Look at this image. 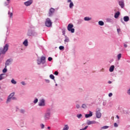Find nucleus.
Segmentation results:
<instances>
[{"instance_id": "nucleus-1", "label": "nucleus", "mask_w": 130, "mask_h": 130, "mask_svg": "<svg viewBox=\"0 0 130 130\" xmlns=\"http://www.w3.org/2000/svg\"><path fill=\"white\" fill-rule=\"evenodd\" d=\"M27 35V36L36 37V36L38 35V34L36 32V30H35V27L30 26L28 30Z\"/></svg>"}, {"instance_id": "nucleus-2", "label": "nucleus", "mask_w": 130, "mask_h": 130, "mask_svg": "<svg viewBox=\"0 0 130 130\" xmlns=\"http://www.w3.org/2000/svg\"><path fill=\"white\" fill-rule=\"evenodd\" d=\"M52 115V110L51 109L48 108L46 109L44 115V118L45 121L49 120Z\"/></svg>"}, {"instance_id": "nucleus-3", "label": "nucleus", "mask_w": 130, "mask_h": 130, "mask_svg": "<svg viewBox=\"0 0 130 130\" xmlns=\"http://www.w3.org/2000/svg\"><path fill=\"white\" fill-rule=\"evenodd\" d=\"M9 50V44H6L3 48H0V56H2V54H6L7 51Z\"/></svg>"}, {"instance_id": "nucleus-4", "label": "nucleus", "mask_w": 130, "mask_h": 130, "mask_svg": "<svg viewBox=\"0 0 130 130\" xmlns=\"http://www.w3.org/2000/svg\"><path fill=\"white\" fill-rule=\"evenodd\" d=\"M38 106L41 107H44L46 106V101L44 99H41L39 100Z\"/></svg>"}, {"instance_id": "nucleus-5", "label": "nucleus", "mask_w": 130, "mask_h": 130, "mask_svg": "<svg viewBox=\"0 0 130 130\" xmlns=\"http://www.w3.org/2000/svg\"><path fill=\"white\" fill-rule=\"evenodd\" d=\"M74 28V24H69L68 25L67 29L69 32H71V33H75V28Z\"/></svg>"}, {"instance_id": "nucleus-6", "label": "nucleus", "mask_w": 130, "mask_h": 130, "mask_svg": "<svg viewBox=\"0 0 130 130\" xmlns=\"http://www.w3.org/2000/svg\"><path fill=\"white\" fill-rule=\"evenodd\" d=\"M45 25L46 27H50L51 26H52V22H51V20L50 18H48L46 20L45 22Z\"/></svg>"}, {"instance_id": "nucleus-7", "label": "nucleus", "mask_w": 130, "mask_h": 130, "mask_svg": "<svg viewBox=\"0 0 130 130\" xmlns=\"http://www.w3.org/2000/svg\"><path fill=\"white\" fill-rule=\"evenodd\" d=\"M46 58L44 56H42L41 57V62L42 63V64H43V68H44L47 66V64L45 63V62H46Z\"/></svg>"}, {"instance_id": "nucleus-8", "label": "nucleus", "mask_w": 130, "mask_h": 130, "mask_svg": "<svg viewBox=\"0 0 130 130\" xmlns=\"http://www.w3.org/2000/svg\"><path fill=\"white\" fill-rule=\"evenodd\" d=\"M14 95H15V93L13 92L8 96L7 100V103H9L11 102V101H12V99H13V97H14Z\"/></svg>"}, {"instance_id": "nucleus-9", "label": "nucleus", "mask_w": 130, "mask_h": 130, "mask_svg": "<svg viewBox=\"0 0 130 130\" xmlns=\"http://www.w3.org/2000/svg\"><path fill=\"white\" fill-rule=\"evenodd\" d=\"M33 4V0H28L25 2L24 3V6L25 7H29L31 6Z\"/></svg>"}, {"instance_id": "nucleus-10", "label": "nucleus", "mask_w": 130, "mask_h": 130, "mask_svg": "<svg viewBox=\"0 0 130 130\" xmlns=\"http://www.w3.org/2000/svg\"><path fill=\"white\" fill-rule=\"evenodd\" d=\"M55 11V9L51 8L50 9L49 11V17H51L53 15V14H54V12Z\"/></svg>"}, {"instance_id": "nucleus-11", "label": "nucleus", "mask_w": 130, "mask_h": 130, "mask_svg": "<svg viewBox=\"0 0 130 130\" xmlns=\"http://www.w3.org/2000/svg\"><path fill=\"white\" fill-rule=\"evenodd\" d=\"M12 62H13V59L12 58H9L8 59L5 63V66L6 67H8V66H10V64H11V63H12Z\"/></svg>"}, {"instance_id": "nucleus-12", "label": "nucleus", "mask_w": 130, "mask_h": 130, "mask_svg": "<svg viewBox=\"0 0 130 130\" xmlns=\"http://www.w3.org/2000/svg\"><path fill=\"white\" fill-rule=\"evenodd\" d=\"M92 116H93V112L91 111H89V114L85 115V118H89V117H92Z\"/></svg>"}, {"instance_id": "nucleus-13", "label": "nucleus", "mask_w": 130, "mask_h": 130, "mask_svg": "<svg viewBox=\"0 0 130 130\" xmlns=\"http://www.w3.org/2000/svg\"><path fill=\"white\" fill-rule=\"evenodd\" d=\"M95 123H98V122H96V121H90V120H87V124L88 125H91V124H95Z\"/></svg>"}, {"instance_id": "nucleus-14", "label": "nucleus", "mask_w": 130, "mask_h": 130, "mask_svg": "<svg viewBox=\"0 0 130 130\" xmlns=\"http://www.w3.org/2000/svg\"><path fill=\"white\" fill-rule=\"evenodd\" d=\"M119 5L121 9H123L124 8V1L123 0L119 1Z\"/></svg>"}, {"instance_id": "nucleus-15", "label": "nucleus", "mask_w": 130, "mask_h": 130, "mask_svg": "<svg viewBox=\"0 0 130 130\" xmlns=\"http://www.w3.org/2000/svg\"><path fill=\"white\" fill-rule=\"evenodd\" d=\"M67 3H70V4H69L70 9H73V8H74V3L72 2V0H68Z\"/></svg>"}, {"instance_id": "nucleus-16", "label": "nucleus", "mask_w": 130, "mask_h": 130, "mask_svg": "<svg viewBox=\"0 0 130 130\" xmlns=\"http://www.w3.org/2000/svg\"><path fill=\"white\" fill-rule=\"evenodd\" d=\"M102 114L100 110L97 111L96 112V117L97 118H101Z\"/></svg>"}, {"instance_id": "nucleus-17", "label": "nucleus", "mask_w": 130, "mask_h": 130, "mask_svg": "<svg viewBox=\"0 0 130 130\" xmlns=\"http://www.w3.org/2000/svg\"><path fill=\"white\" fill-rule=\"evenodd\" d=\"M114 69H115V66H114V65L111 66L109 68V72L112 73V72L114 71Z\"/></svg>"}, {"instance_id": "nucleus-18", "label": "nucleus", "mask_w": 130, "mask_h": 130, "mask_svg": "<svg viewBox=\"0 0 130 130\" xmlns=\"http://www.w3.org/2000/svg\"><path fill=\"white\" fill-rule=\"evenodd\" d=\"M119 16H120V12H119V11H118L117 12L115 13L114 15V18L117 19L118 17H119Z\"/></svg>"}, {"instance_id": "nucleus-19", "label": "nucleus", "mask_w": 130, "mask_h": 130, "mask_svg": "<svg viewBox=\"0 0 130 130\" xmlns=\"http://www.w3.org/2000/svg\"><path fill=\"white\" fill-rule=\"evenodd\" d=\"M22 44L25 46V47H27V46H28V40L26 39L22 43Z\"/></svg>"}, {"instance_id": "nucleus-20", "label": "nucleus", "mask_w": 130, "mask_h": 130, "mask_svg": "<svg viewBox=\"0 0 130 130\" xmlns=\"http://www.w3.org/2000/svg\"><path fill=\"white\" fill-rule=\"evenodd\" d=\"M124 22H128L129 21V17L125 16L123 17Z\"/></svg>"}, {"instance_id": "nucleus-21", "label": "nucleus", "mask_w": 130, "mask_h": 130, "mask_svg": "<svg viewBox=\"0 0 130 130\" xmlns=\"http://www.w3.org/2000/svg\"><path fill=\"white\" fill-rule=\"evenodd\" d=\"M70 128V126H69V125L66 124L64 125V127H63V129L62 130H69Z\"/></svg>"}, {"instance_id": "nucleus-22", "label": "nucleus", "mask_w": 130, "mask_h": 130, "mask_svg": "<svg viewBox=\"0 0 130 130\" xmlns=\"http://www.w3.org/2000/svg\"><path fill=\"white\" fill-rule=\"evenodd\" d=\"M84 21H91L92 20V17H85L84 18Z\"/></svg>"}, {"instance_id": "nucleus-23", "label": "nucleus", "mask_w": 130, "mask_h": 130, "mask_svg": "<svg viewBox=\"0 0 130 130\" xmlns=\"http://www.w3.org/2000/svg\"><path fill=\"white\" fill-rule=\"evenodd\" d=\"M121 53H119L117 55V60H120V59L121 58Z\"/></svg>"}, {"instance_id": "nucleus-24", "label": "nucleus", "mask_w": 130, "mask_h": 130, "mask_svg": "<svg viewBox=\"0 0 130 130\" xmlns=\"http://www.w3.org/2000/svg\"><path fill=\"white\" fill-rule=\"evenodd\" d=\"M5 79V74H2L0 75V81Z\"/></svg>"}, {"instance_id": "nucleus-25", "label": "nucleus", "mask_w": 130, "mask_h": 130, "mask_svg": "<svg viewBox=\"0 0 130 130\" xmlns=\"http://www.w3.org/2000/svg\"><path fill=\"white\" fill-rule=\"evenodd\" d=\"M106 20L108 23H112V22H113V20L111 18H107Z\"/></svg>"}, {"instance_id": "nucleus-26", "label": "nucleus", "mask_w": 130, "mask_h": 130, "mask_svg": "<svg viewBox=\"0 0 130 130\" xmlns=\"http://www.w3.org/2000/svg\"><path fill=\"white\" fill-rule=\"evenodd\" d=\"M11 83H12V84H13L14 85H16V84H17V81H16V80H15V79H13L11 80Z\"/></svg>"}, {"instance_id": "nucleus-27", "label": "nucleus", "mask_w": 130, "mask_h": 130, "mask_svg": "<svg viewBox=\"0 0 130 130\" xmlns=\"http://www.w3.org/2000/svg\"><path fill=\"white\" fill-rule=\"evenodd\" d=\"M99 25H100V26H103L104 25V22L102 21H99Z\"/></svg>"}, {"instance_id": "nucleus-28", "label": "nucleus", "mask_w": 130, "mask_h": 130, "mask_svg": "<svg viewBox=\"0 0 130 130\" xmlns=\"http://www.w3.org/2000/svg\"><path fill=\"white\" fill-rule=\"evenodd\" d=\"M82 108H83L84 109H86L87 108V105L85 104H83L81 106Z\"/></svg>"}, {"instance_id": "nucleus-29", "label": "nucleus", "mask_w": 130, "mask_h": 130, "mask_svg": "<svg viewBox=\"0 0 130 130\" xmlns=\"http://www.w3.org/2000/svg\"><path fill=\"white\" fill-rule=\"evenodd\" d=\"M8 72V69H7V66H5L4 69L3 70V73H7Z\"/></svg>"}, {"instance_id": "nucleus-30", "label": "nucleus", "mask_w": 130, "mask_h": 130, "mask_svg": "<svg viewBox=\"0 0 130 130\" xmlns=\"http://www.w3.org/2000/svg\"><path fill=\"white\" fill-rule=\"evenodd\" d=\"M38 102V99L37 98H36L33 101V103H34V104H36Z\"/></svg>"}, {"instance_id": "nucleus-31", "label": "nucleus", "mask_w": 130, "mask_h": 130, "mask_svg": "<svg viewBox=\"0 0 130 130\" xmlns=\"http://www.w3.org/2000/svg\"><path fill=\"white\" fill-rule=\"evenodd\" d=\"M76 109H79V108H81V106L80 105V104H76Z\"/></svg>"}, {"instance_id": "nucleus-32", "label": "nucleus", "mask_w": 130, "mask_h": 130, "mask_svg": "<svg viewBox=\"0 0 130 130\" xmlns=\"http://www.w3.org/2000/svg\"><path fill=\"white\" fill-rule=\"evenodd\" d=\"M9 18H13V13H8Z\"/></svg>"}, {"instance_id": "nucleus-33", "label": "nucleus", "mask_w": 130, "mask_h": 130, "mask_svg": "<svg viewBox=\"0 0 130 130\" xmlns=\"http://www.w3.org/2000/svg\"><path fill=\"white\" fill-rule=\"evenodd\" d=\"M108 127H109V126H104L102 127V129H107V128H108Z\"/></svg>"}, {"instance_id": "nucleus-34", "label": "nucleus", "mask_w": 130, "mask_h": 130, "mask_svg": "<svg viewBox=\"0 0 130 130\" xmlns=\"http://www.w3.org/2000/svg\"><path fill=\"white\" fill-rule=\"evenodd\" d=\"M70 42V39L68 37H66L65 40H64V42Z\"/></svg>"}, {"instance_id": "nucleus-35", "label": "nucleus", "mask_w": 130, "mask_h": 130, "mask_svg": "<svg viewBox=\"0 0 130 130\" xmlns=\"http://www.w3.org/2000/svg\"><path fill=\"white\" fill-rule=\"evenodd\" d=\"M37 64L39 65V66H40V64H41V60L40 59H38L37 60Z\"/></svg>"}, {"instance_id": "nucleus-36", "label": "nucleus", "mask_w": 130, "mask_h": 130, "mask_svg": "<svg viewBox=\"0 0 130 130\" xmlns=\"http://www.w3.org/2000/svg\"><path fill=\"white\" fill-rule=\"evenodd\" d=\"M82 116V114H77V117H78L79 119L81 118Z\"/></svg>"}, {"instance_id": "nucleus-37", "label": "nucleus", "mask_w": 130, "mask_h": 130, "mask_svg": "<svg viewBox=\"0 0 130 130\" xmlns=\"http://www.w3.org/2000/svg\"><path fill=\"white\" fill-rule=\"evenodd\" d=\"M50 79H51L52 80H54V76L52 74H51L50 75Z\"/></svg>"}, {"instance_id": "nucleus-38", "label": "nucleus", "mask_w": 130, "mask_h": 130, "mask_svg": "<svg viewBox=\"0 0 130 130\" xmlns=\"http://www.w3.org/2000/svg\"><path fill=\"white\" fill-rule=\"evenodd\" d=\"M20 113H22V114H24V113H25V110L21 109L20 110Z\"/></svg>"}, {"instance_id": "nucleus-39", "label": "nucleus", "mask_w": 130, "mask_h": 130, "mask_svg": "<svg viewBox=\"0 0 130 130\" xmlns=\"http://www.w3.org/2000/svg\"><path fill=\"white\" fill-rule=\"evenodd\" d=\"M59 49H60V50H62L63 49H64V47L60 46L59 47Z\"/></svg>"}, {"instance_id": "nucleus-40", "label": "nucleus", "mask_w": 130, "mask_h": 130, "mask_svg": "<svg viewBox=\"0 0 130 130\" xmlns=\"http://www.w3.org/2000/svg\"><path fill=\"white\" fill-rule=\"evenodd\" d=\"M21 84H22L23 86H26V82H25V81H22L21 82Z\"/></svg>"}, {"instance_id": "nucleus-41", "label": "nucleus", "mask_w": 130, "mask_h": 130, "mask_svg": "<svg viewBox=\"0 0 130 130\" xmlns=\"http://www.w3.org/2000/svg\"><path fill=\"white\" fill-rule=\"evenodd\" d=\"M127 95H129V96H130V88H129V89L127 90Z\"/></svg>"}, {"instance_id": "nucleus-42", "label": "nucleus", "mask_w": 130, "mask_h": 130, "mask_svg": "<svg viewBox=\"0 0 130 130\" xmlns=\"http://www.w3.org/2000/svg\"><path fill=\"white\" fill-rule=\"evenodd\" d=\"M45 126V125H44V124H41V128L42 129L44 128Z\"/></svg>"}, {"instance_id": "nucleus-43", "label": "nucleus", "mask_w": 130, "mask_h": 130, "mask_svg": "<svg viewBox=\"0 0 130 130\" xmlns=\"http://www.w3.org/2000/svg\"><path fill=\"white\" fill-rule=\"evenodd\" d=\"M88 128V126H86L84 128H81L80 130H86Z\"/></svg>"}, {"instance_id": "nucleus-44", "label": "nucleus", "mask_w": 130, "mask_h": 130, "mask_svg": "<svg viewBox=\"0 0 130 130\" xmlns=\"http://www.w3.org/2000/svg\"><path fill=\"white\" fill-rule=\"evenodd\" d=\"M114 126H115V127H118V124H117V123H114Z\"/></svg>"}, {"instance_id": "nucleus-45", "label": "nucleus", "mask_w": 130, "mask_h": 130, "mask_svg": "<svg viewBox=\"0 0 130 130\" xmlns=\"http://www.w3.org/2000/svg\"><path fill=\"white\" fill-rule=\"evenodd\" d=\"M117 32L118 33V34H119V33L120 32V28H117Z\"/></svg>"}, {"instance_id": "nucleus-46", "label": "nucleus", "mask_w": 130, "mask_h": 130, "mask_svg": "<svg viewBox=\"0 0 130 130\" xmlns=\"http://www.w3.org/2000/svg\"><path fill=\"white\" fill-rule=\"evenodd\" d=\"M48 60H49V61H51V60H52V57H48Z\"/></svg>"}, {"instance_id": "nucleus-47", "label": "nucleus", "mask_w": 130, "mask_h": 130, "mask_svg": "<svg viewBox=\"0 0 130 130\" xmlns=\"http://www.w3.org/2000/svg\"><path fill=\"white\" fill-rule=\"evenodd\" d=\"M45 81L46 83H50V81L48 79H45Z\"/></svg>"}, {"instance_id": "nucleus-48", "label": "nucleus", "mask_w": 130, "mask_h": 130, "mask_svg": "<svg viewBox=\"0 0 130 130\" xmlns=\"http://www.w3.org/2000/svg\"><path fill=\"white\" fill-rule=\"evenodd\" d=\"M112 95H113L112 93L111 92L109 93L108 96L109 97H112Z\"/></svg>"}, {"instance_id": "nucleus-49", "label": "nucleus", "mask_w": 130, "mask_h": 130, "mask_svg": "<svg viewBox=\"0 0 130 130\" xmlns=\"http://www.w3.org/2000/svg\"><path fill=\"white\" fill-rule=\"evenodd\" d=\"M54 75H55L56 76H57L58 75V72L55 71L54 72Z\"/></svg>"}, {"instance_id": "nucleus-50", "label": "nucleus", "mask_w": 130, "mask_h": 130, "mask_svg": "<svg viewBox=\"0 0 130 130\" xmlns=\"http://www.w3.org/2000/svg\"><path fill=\"white\" fill-rule=\"evenodd\" d=\"M9 4H10V3H9V2H7V3L5 2L4 5H5V6H8V5H9Z\"/></svg>"}, {"instance_id": "nucleus-51", "label": "nucleus", "mask_w": 130, "mask_h": 130, "mask_svg": "<svg viewBox=\"0 0 130 130\" xmlns=\"http://www.w3.org/2000/svg\"><path fill=\"white\" fill-rule=\"evenodd\" d=\"M124 47H125V48H126V47H127V45L126 44H124Z\"/></svg>"}, {"instance_id": "nucleus-52", "label": "nucleus", "mask_w": 130, "mask_h": 130, "mask_svg": "<svg viewBox=\"0 0 130 130\" xmlns=\"http://www.w3.org/2000/svg\"><path fill=\"white\" fill-rule=\"evenodd\" d=\"M121 23H122V24H124V22L123 21V20H121Z\"/></svg>"}, {"instance_id": "nucleus-53", "label": "nucleus", "mask_w": 130, "mask_h": 130, "mask_svg": "<svg viewBox=\"0 0 130 130\" xmlns=\"http://www.w3.org/2000/svg\"><path fill=\"white\" fill-rule=\"evenodd\" d=\"M116 118L118 119H119V116L118 115H117L116 116Z\"/></svg>"}, {"instance_id": "nucleus-54", "label": "nucleus", "mask_w": 130, "mask_h": 130, "mask_svg": "<svg viewBox=\"0 0 130 130\" xmlns=\"http://www.w3.org/2000/svg\"><path fill=\"white\" fill-rule=\"evenodd\" d=\"M10 0H7V2H8V4H10Z\"/></svg>"}, {"instance_id": "nucleus-55", "label": "nucleus", "mask_w": 130, "mask_h": 130, "mask_svg": "<svg viewBox=\"0 0 130 130\" xmlns=\"http://www.w3.org/2000/svg\"><path fill=\"white\" fill-rule=\"evenodd\" d=\"M111 83H112V82H111V81H108V83H109V84H111Z\"/></svg>"}, {"instance_id": "nucleus-56", "label": "nucleus", "mask_w": 130, "mask_h": 130, "mask_svg": "<svg viewBox=\"0 0 130 130\" xmlns=\"http://www.w3.org/2000/svg\"><path fill=\"white\" fill-rule=\"evenodd\" d=\"M47 128H48V129H50V126H48V127H47Z\"/></svg>"}, {"instance_id": "nucleus-57", "label": "nucleus", "mask_w": 130, "mask_h": 130, "mask_svg": "<svg viewBox=\"0 0 130 130\" xmlns=\"http://www.w3.org/2000/svg\"><path fill=\"white\" fill-rule=\"evenodd\" d=\"M55 86H57V84H55Z\"/></svg>"}]
</instances>
